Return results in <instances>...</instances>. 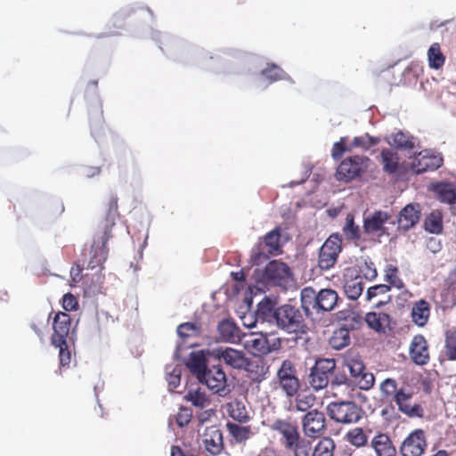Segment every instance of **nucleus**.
<instances>
[{"instance_id":"59","label":"nucleus","mask_w":456,"mask_h":456,"mask_svg":"<svg viewBox=\"0 0 456 456\" xmlns=\"http://www.w3.org/2000/svg\"><path fill=\"white\" fill-rule=\"evenodd\" d=\"M427 248L433 254L439 252L442 248L440 240L436 238H429L427 240Z\"/></svg>"},{"instance_id":"15","label":"nucleus","mask_w":456,"mask_h":456,"mask_svg":"<svg viewBox=\"0 0 456 456\" xmlns=\"http://www.w3.org/2000/svg\"><path fill=\"white\" fill-rule=\"evenodd\" d=\"M427 446L422 430L411 433L403 442L400 451L403 456H420Z\"/></svg>"},{"instance_id":"29","label":"nucleus","mask_w":456,"mask_h":456,"mask_svg":"<svg viewBox=\"0 0 456 456\" xmlns=\"http://www.w3.org/2000/svg\"><path fill=\"white\" fill-rule=\"evenodd\" d=\"M294 399H290L288 410L289 411L307 412L312 411V407L315 403V396L312 394H297L294 395Z\"/></svg>"},{"instance_id":"43","label":"nucleus","mask_w":456,"mask_h":456,"mask_svg":"<svg viewBox=\"0 0 456 456\" xmlns=\"http://www.w3.org/2000/svg\"><path fill=\"white\" fill-rule=\"evenodd\" d=\"M334 448L335 444L332 439L322 438L314 448L312 456H333Z\"/></svg>"},{"instance_id":"22","label":"nucleus","mask_w":456,"mask_h":456,"mask_svg":"<svg viewBox=\"0 0 456 456\" xmlns=\"http://www.w3.org/2000/svg\"><path fill=\"white\" fill-rule=\"evenodd\" d=\"M410 355L412 361L419 364L424 365L429 359L428 344L422 335L415 336L410 345Z\"/></svg>"},{"instance_id":"13","label":"nucleus","mask_w":456,"mask_h":456,"mask_svg":"<svg viewBox=\"0 0 456 456\" xmlns=\"http://www.w3.org/2000/svg\"><path fill=\"white\" fill-rule=\"evenodd\" d=\"M302 429L308 437L320 436L325 429V416L322 412L313 409L302 418Z\"/></svg>"},{"instance_id":"7","label":"nucleus","mask_w":456,"mask_h":456,"mask_svg":"<svg viewBox=\"0 0 456 456\" xmlns=\"http://www.w3.org/2000/svg\"><path fill=\"white\" fill-rule=\"evenodd\" d=\"M370 159L365 156H353L344 159L336 172L338 181L349 182L362 175L369 167Z\"/></svg>"},{"instance_id":"55","label":"nucleus","mask_w":456,"mask_h":456,"mask_svg":"<svg viewBox=\"0 0 456 456\" xmlns=\"http://www.w3.org/2000/svg\"><path fill=\"white\" fill-rule=\"evenodd\" d=\"M380 391L387 395H392L394 394L395 395L398 391L395 380L392 379H386L380 385Z\"/></svg>"},{"instance_id":"60","label":"nucleus","mask_w":456,"mask_h":456,"mask_svg":"<svg viewBox=\"0 0 456 456\" xmlns=\"http://www.w3.org/2000/svg\"><path fill=\"white\" fill-rule=\"evenodd\" d=\"M191 419V414L187 410L179 412L176 416V422L180 427H183L189 423Z\"/></svg>"},{"instance_id":"39","label":"nucleus","mask_w":456,"mask_h":456,"mask_svg":"<svg viewBox=\"0 0 456 456\" xmlns=\"http://www.w3.org/2000/svg\"><path fill=\"white\" fill-rule=\"evenodd\" d=\"M346 297L351 300L357 299L362 293L363 283L361 277L347 281L344 285Z\"/></svg>"},{"instance_id":"50","label":"nucleus","mask_w":456,"mask_h":456,"mask_svg":"<svg viewBox=\"0 0 456 456\" xmlns=\"http://www.w3.org/2000/svg\"><path fill=\"white\" fill-rule=\"evenodd\" d=\"M262 77L267 78L270 82H274L286 77L285 72L278 66L273 64L262 71Z\"/></svg>"},{"instance_id":"54","label":"nucleus","mask_w":456,"mask_h":456,"mask_svg":"<svg viewBox=\"0 0 456 456\" xmlns=\"http://www.w3.org/2000/svg\"><path fill=\"white\" fill-rule=\"evenodd\" d=\"M390 287L386 284L376 285L368 289L366 298L370 301L373 297L380 294H386L389 291Z\"/></svg>"},{"instance_id":"14","label":"nucleus","mask_w":456,"mask_h":456,"mask_svg":"<svg viewBox=\"0 0 456 456\" xmlns=\"http://www.w3.org/2000/svg\"><path fill=\"white\" fill-rule=\"evenodd\" d=\"M71 319L69 314L59 312L55 314L53 322V334L52 336V344L53 346L65 345L67 338L72 339L70 334Z\"/></svg>"},{"instance_id":"8","label":"nucleus","mask_w":456,"mask_h":456,"mask_svg":"<svg viewBox=\"0 0 456 456\" xmlns=\"http://www.w3.org/2000/svg\"><path fill=\"white\" fill-rule=\"evenodd\" d=\"M336 367L334 359H319L311 368L309 384L316 391L325 388L330 381V376Z\"/></svg>"},{"instance_id":"18","label":"nucleus","mask_w":456,"mask_h":456,"mask_svg":"<svg viewBox=\"0 0 456 456\" xmlns=\"http://www.w3.org/2000/svg\"><path fill=\"white\" fill-rule=\"evenodd\" d=\"M224 408L228 416L239 423H247L252 419V411L243 400L233 399Z\"/></svg>"},{"instance_id":"26","label":"nucleus","mask_w":456,"mask_h":456,"mask_svg":"<svg viewBox=\"0 0 456 456\" xmlns=\"http://www.w3.org/2000/svg\"><path fill=\"white\" fill-rule=\"evenodd\" d=\"M277 304L278 302L276 298H273L271 297H265L257 304V309L256 312V319L273 324L276 316Z\"/></svg>"},{"instance_id":"19","label":"nucleus","mask_w":456,"mask_h":456,"mask_svg":"<svg viewBox=\"0 0 456 456\" xmlns=\"http://www.w3.org/2000/svg\"><path fill=\"white\" fill-rule=\"evenodd\" d=\"M412 395L410 392H406L403 389H400L395 395V401L398 406V409L403 414L409 417H420L423 413L421 406L416 403L411 402Z\"/></svg>"},{"instance_id":"28","label":"nucleus","mask_w":456,"mask_h":456,"mask_svg":"<svg viewBox=\"0 0 456 456\" xmlns=\"http://www.w3.org/2000/svg\"><path fill=\"white\" fill-rule=\"evenodd\" d=\"M338 301V293L331 289H321L317 293L316 312H330L334 309Z\"/></svg>"},{"instance_id":"44","label":"nucleus","mask_w":456,"mask_h":456,"mask_svg":"<svg viewBox=\"0 0 456 456\" xmlns=\"http://www.w3.org/2000/svg\"><path fill=\"white\" fill-rule=\"evenodd\" d=\"M379 140L374 138L368 134H365L361 136L354 137L351 142H347L348 147L350 148V151L355 148H361L363 150H367L370 147L377 144Z\"/></svg>"},{"instance_id":"12","label":"nucleus","mask_w":456,"mask_h":456,"mask_svg":"<svg viewBox=\"0 0 456 456\" xmlns=\"http://www.w3.org/2000/svg\"><path fill=\"white\" fill-rule=\"evenodd\" d=\"M442 164L443 158L440 154L424 150L414 156L411 162V170L416 174H421L427 171H434L440 167Z\"/></svg>"},{"instance_id":"49","label":"nucleus","mask_w":456,"mask_h":456,"mask_svg":"<svg viewBox=\"0 0 456 456\" xmlns=\"http://www.w3.org/2000/svg\"><path fill=\"white\" fill-rule=\"evenodd\" d=\"M346 437L350 444L357 447L362 446L367 443V436L360 428H355L349 431Z\"/></svg>"},{"instance_id":"48","label":"nucleus","mask_w":456,"mask_h":456,"mask_svg":"<svg viewBox=\"0 0 456 456\" xmlns=\"http://www.w3.org/2000/svg\"><path fill=\"white\" fill-rule=\"evenodd\" d=\"M280 237L279 229H274L265 236L264 242L267 247L269 253H273L280 249Z\"/></svg>"},{"instance_id":"11","label":"nucleus","mask_w":456,"mask_h":456,"mask_svg":"<svg viewBox=\"0 0 456 456\" xmlns=\"http://www.w3.org/2000/svg\"><path fill=\"white\" fill-rule=\"evenodd\" d=\"M341 251V240L338 235H330L323 243L319 253V266L322 270L331 268Z\"/></svg>"},{"instance_id":"23","label":"nucleus","mask_w":456,"mask_h":456,"mask_svg":"<svg viewBox=\"0 0 456 456\" xmlns=\"http://www.w3.org/2000/svg\"><path fill=\"white\" fill-rule=\"evenodd\" d=\"M203 444L211 454H219L224 448L222 432L216 427L207 428L203 435Z\"/></svg>"},{"instance_id":"34","label":"nucleus","mask_w":456,"mask_h":456,"mask_svg":"<svg viewBox=\"0 0 456 456\" xmlns=\"http://www.w3.org/2000/svg\"><path fill=\"white\" fill-rule=\"evenodd\" d=\"M184 399L199 409H206L211 404L209 395L200 388L190 389L184 395Z\"/></svg>"},{"instance_id":"16","label":"nucleus","mask_w":456,"mask_h":456,"mask_svg":"<svg viewBox=\"0 0 456 456\" xmlns=\"http://www.w3.org/2000/svg\"><path fill=\"white\" fill-rule=\"evenodd\" d=\"M270 428L281 436V441L285 448L291 446L293 442L300 436L297 427L287 419H274Z\"/></svg>"},{"instance_id":"40","label":"nucleus","mask_w":456,"mask_h":456,"mask_svg":"<svg viewBox=\"0 0 456 456\" xmlns=\"http://www.w3.org/2000/svg\"><path fill=\"white\" fill-rule=\"evenodd\" d=\"M442 214L439 211L431 212L425 219V229L431 233H439L443 229Z\"/></svg>"},{"instance_id":"3","label":"nucleus","mask_w":456,"mask_h":456,"mask_svg":"<svg viewBox=\"0 0 456 456\" xmlns=\"http://www.w3.org/2000/svg\"><path fill=\"white\" fill-rule=\"evenodd\" d=\"M287 333H304L305 325L298 308L283 305L276 308V316L273 322Z\"/></svg>"},{"instance_id":"25","label":"nucleus","mask_w":456,"mask_h":456,"mask_svg":"<svg viewBox=\"0 0 456 456\" xmlns=\"http://www.w3.org/2000/svg\"><path fill=\"white\" fill-rule=\"evenodd\" d=\"M207 356L210 357L208 350H200L191 352L186 362V366L190 371L194 374L199 379L208 370L207 368Z\"/></svg>"},{"instance_id":"52","label":"nucleus","mask_w":456,"mask_h":456,"mask_svg":"<svg viewBox=\"0 0 456 456\" xmlns=\"http://www.w3.org/2000/svg\"><path fill=\"white\" fill-rule=\"evenodd\" d=\"M197 333V327L194 323L185 322L180 324L177 328V334L180 338H189Z\"/></svg>"},{"instance_id":"51","label":"nucleus","mask_w":456,"mask_h":456,"mask_svg":"<svg viewBox=\"0 0 456 456\" xmlns=\"http://www.w3.org/2000/svg\"><path fill=\"white\" fill-rule=\"evenodd\" d=\"M348 138L346 136L341 137L338 142H336L331 149V157L333 159H338L342 157V155L346 152L350 151V148L347 144Z\"/></svg>"},{"instance_id":"5","label":"nucleus","mask_w":456,"mask_h":456,"mask_svg":"<svg viewBox=\"0 0 456 456\" xmlns=\"http://www.w3.org/2000/svg\"><path fill=\"white\" fill-rule=\"evenodd\" d=\"M346 366L350 372V379L345 378V381H338L337 379V383L341 384L345 382L348 385L355 386L361 390H369L374 386V375L366 370L362 361L351 359L347 361Z\"/></svg>"},{"instance_id":"4","label":"nucleus","mask_w":456,"mask_h":456,"mask_svg":"<svg viewBox=\"0 0 456 456\" xmlns=\"http://www.w3.org/2000/svg\"><path fill=\"white\" fill-rule=\"evenodd\" d=\"M329 416L338 423H356L361 419V408L352 401H338L327 406Z\"/></svg>"},{"instance_id":"27","label":"nucleus","mask_w":456,"mask_h":456,"mask_svg":"<svg viewBox=\"0 0 456 456\" xmlns=\"http://www.w3.org/2000/svg\"><path fill=\"white\" fill-rule=\"evenodd\" d=\"M371 447L377 456H396L395 447L387 435L379 434L375 436L371 440Z\"/></svg>"},{"instance_id":"56","label":"nucleus","mask_w":456,"mask_h":456,"mask_svg":"<svg viewBox=\"0 0 456 456\" xmlns=\"http://www.w3.org/2000/svg\"><path fill=\"white\" fill-rule=\"evenodd\" d=\"M59 348L60 364L61 366H68L71 361L70 352L68 350L67 343L65 345L54 346Z\"/></svg>"},{"instance_id":"1","label":"nucleus","mask_w":456,"mask_h":456,"mask_svg":"<svg viewBox=\"0 0 456 456\" xmlns=\"http://www.w3.org/2000/svg\"><path fill=\"white\" fill-rule=\"evenodd\" d=\"M256 286L264 290L266 286H278L286 289L293 283L289 267L283 262L271 261L265 269L256 267L254 271Z\"/></svg>"},{"instance_id":"30","label":"nucleus","mask_w":456,"mask_h":456,"mask_svg":"<svg viewBox=\"0 0 456 456\" xmlns=\"http://www.w3.org/2000/svg\"><path fill=\"white\" fill-rule=\"evenodd\" d=\"M387 141L391 146L400 150H411L416 148L419 143L415 137L402 131H397L391 134L387 137Z\"/></svg>"},{"instance_id":"33","label":"nucleus","mask_w":456,"mask_h":456,"mask_svg":"<svg viewBox=\"0 0 456 456\" xmlns=\"http://www.w3.org/2000/svg\"><path fill=\"white\" fill-rule=\"evenodd\" d=\"M429 314L430 306L426 300L420 299L413 305L411 309V317L413 322L418 326H424L429 318Z\"/></svg>"},{"instance_id":"37","label":"nucleus","mask_w":456,"mask_h":456,"mask_svg":"<svg viewBox=\"0 0 456 456\" xmlns=\"http://www.w3.org/2000/svg\"><path fill=\"white\" fill-rule=\"evenodd\" d=\"M350 344V332L346 328L336 330L330 338V345L336 350H340Z\"/></svg>"},{"instance_id":"24","label":"nucleus","mask_w":456,"mask_h":456,"mask_svg":"<svg viewBox=\"0 0 456 456\" xmlns=\"http://www.w3.org/2000/svg\"><path fill=\"white\" fill-rule=\"evenodd\" d=\"M218 340L236 344L240 341V330L231 320L225 319L217 325Z\"/></svg>"},{"instance_id":"17","label":"nucleus","mask_w":456,"mask_h":456,"mask_svg":"<svg viewBox=\"0 0 456 456\" xmlns=\"http://www.w3.org/2000/svg\"><path fill=\"white\" fill-rule=\"evenodd\" d=\"M244 348L254 356L270 353L271 348L267 338L262 333H250L242 338Z\"/></svg>"},{"instance_id":"2","label":"nucleus","mask_w":456,"mask_h":456,"mask_svg":"<svg viewBox=\"0 0 456 456\" xmlns=\"http://www.w3.org/2000/svg\"><path fill=\"white\" fill-rule=\"evenodd\" d=\"M118 202L114 199L110 202V209L106 217V228L104 234L102 236L101 240H94L91 249V259L88 264L90 269L101 267L107 257V248L106 244L110 239V228L115 224V218L117 215Z\"/></svg>"},{"instance_id":"35","label":"nucleus","mask_w":456,"mask_h":456,"mask_svg":"<svg viewBox=\"0 0 456 456\" xmlns=\"http://www.w3.org/2000/svg\"><path fill=\"white\" fill-rule=\"evenodd\" d=\"M301 298V306L305 313L309 315L312 314V311H315L317 309V293L311 287H305L301 290L300 293Z\"/></svg>"},{"instance_id":"41","label":"nucleus","mask_w":456,"mask_h":456,"mask_svg":"<svg viewBox=\"0 0 456 456\" xmlns=\"http://www.w3.org/2000/svg\"><path fill=\"white\" fill-rule=\"evenodd\" d=\"M428 63L430 68L438 69L444 62V57L440 51V45L437 43L431 45L428 51Z\"/></svg>"},{"instance_id":"64","label":"nucleus","mask_w":456,"mask_h":456,"mask_svg":"<svg viewBox=\"0 0 456 456\" xmlns=\"http://www.w3.org/2000/svg\"><path fill=\"white\" fill-rule=\"evenodd\" d=\"M365 276L370 277V279L375 278L377 276V272L375 269L369 268L368 273H365Z\"/></svg>"},{"instance_id":"36","label":"nucleus","mask_w":456,"mask_h":456,"mask_svg":"<svg viewBox=\"0 0 456 456\" xmlns=\"http://www.w3.org/2000/svg\"><path fill=\"white\" fill-rule=\"evenodd\" d=\"M225 426L230 436L238 443L247 441L254 434L249 426H240L233 422H227Z\"/></svg>"},{"instance_id":"58","label":"nucleus","mask_w":456,"mask_h":456,"mask_svg":"<svg viewBox=\"0 0 456 456\" xmlns=\"http://www.w3.org/2000/svg\"><path fill=\"white\" fill-rule=\"evenodd\" d=\"M62 306L66 311L75 310L77 306V300L72 294L67 293L63 296Z\"/></svg>"},{"instance_id":"6","label":"nucleus","mask_w":456,"mask_h":456,"mask_svg":"<svg viewBox=\"0 0 456 456\" xmlns=\"http://www.w3.org/2000/svg\"><path fill=\"white\" fill-rule=\"evenodd\" d=\"M209 356L223 361L226 365L238 370H248L250 366V361L246 357L245 354L240 351L228 346H217L208 349Z\"/></svg>"},{"instance_id":"61","label":"nucleus","mask_w":456,"mask_h":456,"mask_svg":"<svg viewBox=\"0 0 456 456\" xmlns=\"http://www.w3.org/2000/svg\"><path fill=\"white\" fill-rule=\"evenodd\" d=\"M70 277L72 281L75 283L81 280V268L78 265L71 267Z\"/></svg>"},{"instance_id":"31","label":"nucleus","mask_w":456,"mask_h":456,"mask_svg":"<svg viewBox=\"0 0 456 456\" xmlns=\"http://www.w3.org/2000/svg\"><path fill=\"white\" fill-rule=\"evenodd\" d=\"M433 191L440 201L446 204L456 203V185L440 183L433 186Z\"/></svg>"},{"instance_id":"57","label":"nucleus","mask_w":456,"mask_h":456,"mask_svg":"<svg viewBox=\"0 0 456 456\" xmlns=\"http://www.w3.org/2000/svg\"><path fill=\"white\" fill-rule=\"evenodd\" d=\"M267 259V255L265 252H262L258 248L253 249L251 255V263L253 265L259 266Z\"/></svg>"},{"instance_id":"45","label":"nucleus","mask_w":456,"mask_h":456,"mask_svg":"<svg viewBox=\"0 0 456 456\" xmlns=\"http://www.w3.org/2000/svg\"><path fill=\"white\" fill-rule=\"evenodd\" d=\"M445 355L451 361H456V330H450L445 335Z\"/></svg>"},{"instance_id":"20","label":"nucleus","mask_w":456,"mask_h":456,"mask_svg":"<svg viewBox=\"0 0 456 456\" xmlns=\"http://www.w3.org/2000/svg\"><path fill=\"white\" fill-rule=\"evenodd\" d=\"M390 216L388 213L384 211H375L370 216L364 218L363 221V231L367 234H384L385 228L384 224L387 222Z\"/></svg>"},{"instance_id":"63","label":"nucleus","mask_w":456,"mask_h":456,"mask_svg":"<svg viewBox=\"0 0 456 456\" xmlns=\"http://www.w3.org/2000/svg\"><path fill=\"white\" fill-rule=\"evenodd\" d=\"M232 274L236 281H243L245 279L243 272L232 273Z\"/></svg>"},{"instance_id":"9","label":"nucleus","mask_w":456,"mask_h":456,"mask_svg":"<svg viewBox=\"0 0 456 456\" xmlns=\"http://www.w3.org/2000/svg\"><path fill=\"white\" fill-rule=\"evenodd\" d=\"M278 382L286 395L289 398L297 395L300 383L297 377V370L292 362L285 360L277 370Z\"/></svg>"},{"instance_id":"21","label":"nucleus","mask_w":456,"mask_h":456,"mask_svg":"<svg viewBox=\"0 0 456 456\" xmlns=\"http://www.w3.org/2000/svg\"><path fill=\"white\" fill-rule=\"evenodd\" d=\"M420 218V208L418 204H408L399 213L397 223L399 229L408 231L412 228Z\"/></svg>"},{"instance_id":"53","label":"nucleus","mask_w":456,"mask_h":456,"mask_svg":"<svg viewBox=\"0 0 456 456\" xmlns=\"http://www.w3.org/2000/svg\"><path fill=\"white\" fill-rule=\"evenodd\" d=\"M181 380V370L180 369L174 368L172 371L167 372V381L171 390L176 388Z\"/></svg>"},{"instance_id":"32","label":"nucleus","mask_w":456,"mask_h":456,"mask_svg":"<svg viewBox=\"0 0 456 456\" xmlns=\"http://www.w3.org/2000/svg\"><path fill=\"white\" fill-rule=\"evenodd\" d=\"M368 326L377 332H385L389 327L390 317L385 313H368L365 316Z\"/></svg>"},{"instance_id":"62","label":"nucleus","mask_w":456,"mask_h":456,"mask_svg":"<svg viewBox=\"0 0 456 456\" xmlns=\"http://www.w3.org/2000/svg\"><path fill=\"white\" fill-rule=\"evenodd\" d=\"M171 456H184V455L179 447L173 446L171 449Z\"/></svg>"},{"instance_id":"38","label":"nucleus","mask_w":456,"mask_h":456,"mask_svg":"<svg viewBox=\"0 0 456 456\" xmlns=\"http://www.w3.org/2000/svg\"><path fill=\"white\" fill-rule=\"evenodd\" d=\"M398 156L389 149L383 150L381 152V160L385 172L394 174L398 167Z\"/></svg>"},{"instance_id":"46","label":"nucleus","mask_w":456,"mask_h":456,"mask_svg":"<svg viewBox=\"0 0 456 456\" xmlns=\"http://www.w3.org/2000/svg\"><path fill=\"white\" fill-rule=\"evenodd\" d=\"M343 232L348 240H357L361 236L360 228L354 224V216L347 215L346 224L343 227Z\"/></svg>"},{"instance_id":"47","label":"nucleus","mask_w":456,"mask_h":456,"mask_svg":"<svg viewBox=\"0 0 456 456\" xmlns=\"http://www.w3.org/2000/svg\"><path fill=\"white\" fill-rule=\"evenodd\" d=\"M385 280L390 285L397 289H402L403 287L402 280L398 277V268L393 265H387L386 266Z\"/></svg>"},{"instance_id":"42","label":"nucleus","mask_w":456,"mask_h":456,"mask_svg":"<svg viewBox=\"0 0 456 456\" xmlns=\"http://www.w3.org/2000/svg\"><path fill=\"white\" fill-rule=\"evenodd\" d=\"M286 449L291 451L294 456H309L312 445L308 440L299 436L291 446H288Z\"/></svg>"},{"instance_id":"10","label":"nucleus","mask_w":456,"mask_h":456,"mask_svg":"<svg viewBox=\"0 0 456 456\" xmlns=\"http://www.w3.org/2000/svg\"><path fill=\"white\" fill-rule=\"evenodd\" d=\"M199 380L206 384L214 394H217L220 396H224L230 392L226 375L219 365H214L208 369Z\"/></svg>"}]
</instances>
